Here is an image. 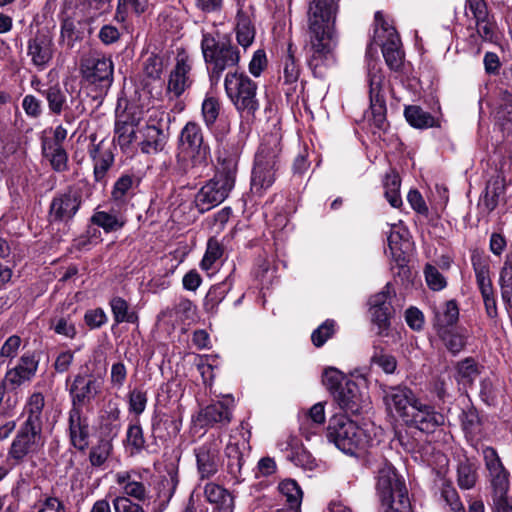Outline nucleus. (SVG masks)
<instances>
[{
  "label": "nucleus",
  "instance_id": "f257e3e1",
  "mask_svg": "<svg viewBox=\"0 0 512 512\" xmlns=\"http://www.w3.org/2000/svg\"><path fill=\"white\" fill-rule=\"evenodd\" d=\"M339 0H313L308 10L310 49L308 64L315 72L336 64L338 33L335 28Z\"/></svg>",
  "mask_w": 512,
  "mask_h": 512
},
{
  "label": "nucleus",
  "instance_id": "f03ea898",
  "mask_svg": "<svg viewBox=\"0 0 512 512\" xmlns=\"http://www.w3.org/2000/svg\"><path fill=\"white\" fill-rule=\"evenodd\" d=\"M230 152H219V169L196 193L194 204L200 213H205L224 202L235 186L241 147L237 142L229 143Z\"/></svg>",
  "mask_w": 512,
  "mask_h": 512
},
{
  "label": "nucleus",
  "instance_id": "7ed1b4c3",
  "mask_svg": "<svg viewBox=\"0 0 512 512\" xmlns=\"http://www.w3.org/2000/svg\"><path fill=\"white\" fill-rule=\"evenodd\" d=\"M377 428L372 424L359 426L345 414H335L329 420L326 437L340 451L354 455L374 444Z\"/></svg>",
  "mask_w": 512,
  "mask_h": 512
},
{
  "label": "nucleus",
  "instance_id": "20e7f679",
  "mask_svg": "<svg viewBox=\"0 0 512 512\" xmlns=\"http://www.w3.org/2000/svg\"><path fill=\"white\" fill-rule=\"evenodd\" d=\"M201 52L212 84H218L223 72L237 67L241 60L230 36L219 32H202Z\"/></svg>",
  "mask_w": 512,
  "mask_h": 512
},
{
  "label": "nucleus",
  "instance_id": "39448f33",
  "mask_svg": "<svg viewBox=\"0 0 512 512\" xmlns=\"http://www.w3.org/2000/svg\"><path fill=\"white\" fill-rule=\"evenodd\" d=\"M281 152V138L278 133L264 136L255 156L252 171L251 190L261 196L275 181L277 158Z\"/></svg>",
  "mask_w": 512,
  "mask_h": 512
},
{
  "label": "nucleus",
  "instance_id": "423d86ee",
  "mask_svg": "<svg viewBox=\"0 0 512 512\" xmlns=\"http://www.w3.org/2000/svg\"><path fill=\"white\" fill-rule=\"evenodd\" d=\"M465 17L468 21L467 42L471 46L479 49L482 42L496 43L499 40L497 24L484 0H466Z\"/></svg>",
  "mask_w": 512,
  "mask_h": 512
},
{
  "label": "nucleus",
  "instance_id": "0eeeda50",
  "mask_svg": "<svg viewBox=\"0 0 512 512\" xmlns=\"http://www.w3.org/2000/svg\"><path fill=\"white\" fill-rule=\"evenodd\" d=\"M224 88L227 97L240 113L253 115L259 109L257 83L244 72L229 71L224 78Z\"/></svg>",
  "mask_w": 512,
  "mask_h": 512
},
{
  "label": "nucleus",
  "instance_id": "6e6552de",
  "mask_svg": "<svg viewBox=\"0 0 512 512\" xmlns=\"http://www.w3.org/2000/svg\"><path fill=\"white\" fill-rule=\"evenodd\" d=\"M180 147L182 153L189 158L194 173L201 175L211 163V153L198 123L190 121L182 128Z\"/></svg>",
  "mask_w": 512,
  "mask_h": 512
},
{
  "label": "nucleus",
  "instance_id": "1a4fd4ad",
  "mask_svg": "<svg viewBox=\"0 0 512 512\" xmlns=\"http://www.w3.org/2000/svg\"><path fill=\"white\" fill-rule=\"evenodd\" d=\"M373 45H369L366 52L367 81L369 86L370 110L373 123L382 129L386 121V103L384 96V75L380 62L373 58Z\"/></svg>",
  "mask_w": 512,
  "mask_h": 512
},
{
  "label": "nucleus",
  "instance_id": "9d476101",
  "mask_svg": "<svg viewBox=\"0 0 512 512\" xmlns=\"http://www.w3.org/2000/svg\"><path fill=\"white\" fill-rule=\"evenodd\" d=\"M32 87L45 98L51 114L64 113V121L67 124L74 123L85 112V107L80 101L75 104L74 108L67 106L66 90L59 83L44 86L39 80H33Z\"/></svg>",
  "mask_w": 512,
  "mask_h": 512
},
{
  "label": "nucleus",
  "instance_id": "9b49d317",
  "mask_svg": "<svg viewBox=\"0 0 512 512\" xmlns=\"http://www.w3.org/2000/svg\"><path fill=\"white\" fill-rule=\"evenodd\" d=\"M45 445L43 430L20 425L8 450V458L19 463L38 454Z\"/></svg>",
  "mask_w": 512,
  "mask_h": 512
},
{
  "label": "nucleus",
  "instance_id": "f8f14e48",
  "mask_svg": "<svg viewBox=\"0 0 512 512\" xmlns=\"http://www.w3.org/2000/svg\"><path fill=\"white\" fill-rule=\"evenodd\" d=\"M142 112L136 107H128L117 116L114 129V141L121 150L127 151L134 143L138 144V130L141 127Z\"/></svg>",
  "mask_w": 512,
  "mask_h": 512
},
{
  "label": "nucleus",
  "instance_id": "ddd939ff",
  "mask_svg": "<svg viewBox=\"0 0 512 512\" xmlns=\"http://www.w3.org/2000/svg\"><path fill=\"white\" fill-rule=\"evenodd\" d=\"M113 62L109 57L101 54H93L84 58L81 62L83 78L101 88H108L113 81Z\"/></svg>",
  "mask_w": 512,
  "mask_h": 512
},
{
  "label": "nucleus",
  "instance_id": "4468645a",
  "mask_svg": "<svg viewBox=\"0 0 512 512\" xmlns=\"http://www.w3.org/2000/svg\"><path fill=\"white\" fill-rule=\"evenodd\" d=\"M192 67V58L185 51H179L168 77L167 93L169 95L178 98L191 87L193 84Z\"/></svg>",
  "mask_w": 512,
  "mask_h": 512
},
{
  "label": "nucleus",
  "instance_id": "2eb2a0df",
  "mask_svg": "<svg viewBox=\"0 0 512 512\" xmlns=\"http://www.w3.org/2000/svg\"><path fill=\"white\" fill-rule=\"evenodd\" d=\"M82 204V198L76 189L69 188L55 195L49 207V220L51 223H68L77 214Z\"/></svg>",
  "mask_w": 512,
  "mask_h": 512
},
{
  "label": "nucleus",
  "instance_id": "dca6fc26",
  "mask_svg": "<svg viewBox=\"0 0 512 512\" xmlns=\"http://www.w3.org/2000/svg\"><path fill=\"white\" fill-rule=\"evenodd\" d=\"M419 398L405 386L389 387L384 391L383 401L387 411L405 423L411 413V408L417 405Z\"/></svg>",
  "mask_w": 512,
  "mask_h": 512
},
{
  "label": "nucleus",
  "instance_id": "f3484780",
  "mask_svg": "<svg viewBox=\"0 0 512 512\" xmlns=\"http://www.w3.org/2000/svg\"><path fill=\"white\" fill-rule=\"evenodd\" d=\"M138 147L144 154H157L161 152L167 142V135L164 133L161 120L154 111L144 126L138 130Z\"/></svg>",
  "mask_w": 512,
  "mask_h": 512
},
{
  "label": "nucleus",
  "instance_id": "a211bd4d",
  "mask_svg": "<svg viewBox=\"0 0 512 512\" xmlns=\"http://www.w3.org/2000/svg\"><path fill=\"white\" fill-rule=\"evenodd\" d=\"M375 21L381 22V28L376 30L378 38H382L381 33L385 34L386 40L381 43L382 53L387 66L391 70H398L402 66L404 54L400 49V39L393 27L388 26L383 21L381 12H376Z\"/></svg>",
  "mask_w": 512,
  "mask_h": 512
},
{
  "label": "nucleus",
  "instance_id": "6ab92c4d",
  "mask_svg": "<svg viewBox=\"0 0 512 512\" xmlns=\"http://www.w3.org/2000/svg\"><path fill=\"white\" fill-rule=\"evenodd\" d=\"M482 454L494 494L499 499H502L509 490V472L503 466L494 448L485 447L482 450Z\"/></svg>",
  "mask_w": 512,
  "mask_h": 512
},
{
  "label": "nucleus",
  "instance_id": "aec40b11",
  "mask_svg": "<svg viewBox=\"0 0 512 512\" xmlns=\"http://www.w3.org/2000/svg\"><path fill=\"white\" fill-rule=\"evenodd\" d=\"M444 422L445 417L442 413L437 412L433 406L423 403L419 399L417 405L411 408V413L405 424L421 432L431 433L442 426Z\"/></svg>",
  "mask_w": 512,
  "mask_h": 512
},
{
  "label": "nucleus",
  "instance_id": "412c9836",
  "mask_svg": "<svg viewBox=\"0 0 512 512\" xmlns=\"http://www.w3.org/2000/svg\"><path fill=\"white\" fill-rule=\"evenodd\" d=\"M221 444L220 438L212 437L195 449L197 469L201 478H210L217 473Z\"/></svg>",
  "mask_w": 512,
  "mask_h": 512
},
{
  "label": "nucleus",
  "instance_id": "4be33fe9",
  "mask_svg": "<svg viewBox=\"0 0 512 512\" xmlns=\"http://www.w3.org/2000/svg\"><path fill=\"white\" fill-rule=\"evenodd\" d=\"M233 404L234 398L231 395H226L222 401L202 408L197 415V421L202 427H212L216 424L227 425L231 421Z\"/></svg>",
  "mask_w": 512,
  "mask_h": 512
},
{
  "label": "nucleus",
  "instance_id": "5701e85b",
  "mask_svg": "<svg viewBox=\"0 0 512 512\" xmlns=\"http://www.w3.org/2000/svg\"><path fill=\"white\" fill-rule=\"evenodd\" d=\"M115 482L122 493L117 497L134 498L140 502L148 499L149 484L140 473L134 470L120 471L115 475Z\"/></svg>",
  "mask_w": 512,
  "mask_h": 512
},
{
  "label": "nucleus",
  "instance_id": "b1692460",
  "mask_svg": "<svg viewBox=\"0 0 512 512\" xmlns=\"http://www.w3.org/2000/svg\"><path fill=\"white\" fill-rule=\"evenodd\" d=\"M38 366L39 357L34 352H26L17 364L6 372L5 381L13 388L19 387L35 377Z\"/></svg>",
  "mask_w": 512,
  "mask_h": 512
},
{
  "label": "nucleus",
  "instance_id": "393cba45",
  "mask_svg": "<svg viewBox=\"0 0 512 512\" xmlns=\"http://www.w3.org/2000/svg\"><path fill=\"white\" fill-rule=\"evenodd\" d=\"M227 458V472L231 475L236 483L243 481L242 469L249 455V445L245 439L241 441L229 440L225 448Z\"/></svg>",
  "mask_w": 512,
  "mask_h": 512
},
{
  "label": "nucleus",
  "instance_id": "a878e982",
  "mask_svg": "<svg viewBox=\"0 0 512 512\" xmlns=\"http://www.w3.org/2000/svg\"><path fill=\"white\" fill-rule=\"evenodd\" d=\"M390 297L391 286L386 284L381 292L373 295L369 300L372 321L378 326L380 334L387 330L390 325L392 313Z\"/></svg>",
  "mask_w": 512,
  "mask_h": 512
},
{
  "label": "nucleus",
  "instance_id": "bb28decb",
  "mask_svg": "<svg viewBox=\"0 0 512 512\" xmlns=\"http://www.w3.org/2000/svg\"><path fill=\"white\" fill-rule=\"evenodd\" d=\"M100 390L101 385L96 379L92 377L87 379L83 375H76L69 390L72 407L81 408L94 399Z\"/></svg>",
  "mask_w": 512,
  "mask_h": 512
},
{
  "label": "nucleus",
  "instance_id": "cd10ccee",
  "mask_svg": "<svg viewBox=\"0 0 512 512\" xmlns=\"http://www.w3.org/2000/svg\"><path fill=\"white\" fill-rule=\"evenodd\" d=\"M68 420L71 444L78 450H85L89 445V424L82 408L72 407Z\"/></svg>",
  "mask_w": 512,
  "mask_h": 512
},
{
  "label": "nucleus",
  "instance_id": "c85d7f7f",
  "mask_svg": "<svg viewBox=\"0 0 512 512\" xmlns=\"http://www.w3.org/2000/svg\"><path fill=\"white\" fill-rule=\"evenodd\" d=\"M339 407L346 413L357 414L363 407V395L353 380H347L333 395Z\"/></svg>",
  "mask_w": 512,
  "mask_h": 512
},
{
  "label": "nucleus",
  "instance_id": "c756f323",
  "mask_svg": "<svg viewBox=\"0 0 512 512\" xmlns=\"http://www.w3.org/2000/svg\"><path fill=\"white\" fill-rule=\"evenodd\" d=\"M28 55L38 70H44L53 57V41L46 35H36L28 42Z\"/></svg>",
  "mask_w": 512,
  "mask_h": 512
},
{
  "label": "nucleus",
  "instance_id": "7c9ffc66",
  "mask_svg": "<svg viewBox=\"0 0 512 512\" xmlns=\"http://www.w3.org/2000/svg\"><path fill=\"white\" fill-rule=\"evenodd\" d=\"M376 488L380 498L383 495L396 494L402 489H407L404 481L398 477L395 468L387 462H384L378 469Z\"/></svg>",
  "mask_w": 512,
  "mask_h": 512
},
{
  "label": "nucleus",
  "instance_id": "2f4dec72",
  "mask_svg": "<svg viewBox=\"0 0 512 512\" xmlns=\"http://www.w3.org/2000/svg\"><path fill=\"white\" fill-rule=\"evenodd\" d=\"M204 495L208 502L215 505L217 512L234 511V498L222 486L209 482L204 487Z\"/></svg>",
  "mask_w": 512,
  "mask_h": 512
},
{
  "label": "nucleus",
  "instance_id": "473e14b6",
  "mask_svg": "<svg viewBox=\"0 0 512 512\" xmlns=\"http://www.w3.org/2000/svg\"><path fill=\"white\" fill-rule=\"evenodd\" d=\"M91 224L102 228L106 233L118 231L123 228L126 218L114 208L109 211L95 209L90 218Z\"/></svg>",
  "mask_w": 512,
  "mask_h": 512
},
{
  "label": "nucleus",
  "instance_id": "72a5a7b5",
  "mask_svg": "<svg viewBox=\"0 0 512 512\" xmlns=\"http://www.w3.org/2000/svg\"><path fill=\"white\" fill-rule=\"evenodd\" d=\"M459 317V309L454 300L446 301L445 303L434 308L433 326L437 332L449 329L454 325Z\"/></svg>",
  "mask_w": 512,
  "mask_h": 512
},
{
  "label": "nucleus",
  "instance_id": "f704fd0d",
  "mask_svg": "<svg viewBox=\"0 0 512 512\" xmlns=\"http://www.w3.org/2000/svg\"><path fill=\"white\" fill-rule=\"evenodd\" d=\"M496 123L503 130L512 129V93L508 90H500L497 97L496 107L493 111Z\"/></svg>",
  "mask_w": 512,
  "mask_h": 512
},
{
  "label": "nucleus",
  "instance_id": "c9c22d12",
  "mask_svg": "<svg viewBox=\"0 0 512 512\" xmlns=\"http://www.w3.org/2000/svg\"><path fill=\"white\" fill-rule=\"evenodd\" d=\"M43 407L44 396L41 393L32 394L24 409V414L27 415V418L21 425L43 430Z\"/></svg>",
  "mask_w": 512,
  "mask_h": 512
},
{
  "label": "nucleus",
  "instance_id": "e433bc0d",
  "mask_svg": "<svg viewBox=\"0 0 512 512\" xmlns=\"http://www.w3.org/2000/svg\"><path fill=\"white\" fill-rule=\"evenodd\" d=\"M88 152L94 162L95 180L101 182L113 163V155L111 152L101 149V142L98 144L93 143Z\"/></svg>",
  "mask_w": 512,
  "mask_h": 512
},
{
  "label": "nucleus",
  "instance_id": "4c0bfd02",
  "mask_svg": "<svg viewBox=\"0 0 512 512\" xmlns=\"http://www.w3.org/2000/svg\"><path fill=\"white\" fill-rule=\"evenodd\" d=\"M154 431L165 430L169 436L176 435L181 429V420L176 411L156 410L152 418Z\"/></svg>",
  "mask_w": 512,
  "mask_h": 512
},
{
  "label": "nucleus",
  "instance_id": "58836bf2",
  "mask_svg": "<svg viewBox=\"0 0 512 512\" xmlns=\"http://www.w3.org/2000/svg\"><path fill=\"white\" fill-rule=\"evenodd\" d=\"M380 500L384 512H412L407 489H402L396 494L383 495Z\"/></svg>",
  "mask_w": 512,
  "mask_h": 512
},
{
  "label": "nucleus",
  "instance_id": "ea45409f",
  "mask_svg": "<svg viewBox=\"0 0 512 512\" xmlns=\"http://www.w3.org/2000/svg\"><path fill=\"white\" fill-rule=\"evenodd\" d=\"M42 145L44 157L50 162L55 172L61 173L68 170V154L63 146L56 144Z\"/></svg>",
  "mask_w": 512,
  "mask_h": 512
},
{
  "label": "nucleus",
  "instance_id": "a19ab883",
  "mask_svg": "<svg viewBox=\"0 0 512 512\" xmlns=\"http://www.w3.org/2000/svg\"><path fill=\"white\" fill-rule=\"evenodd\" d=\"M499 285L502 300L512 310V252L506 255L503 267L500 270Z\"/></svg>",
  "mask_w": 512,
  "mask_h": 512
},
{
  "label": "nucleus",
  "instance_id": "79ce46f5",
  "mask_svg": "<svg viewBox=\"0 0 512 512\" xmlns=\"http://www.w3.org/2000/svg\"><path fill=\"white\" fill-rule=\"evenodd\" d=\"M238 44L246 50L255 39V28L251 20L246 15L239 13L237 15V25L235 28Z\"/></svg>",
  "mask_w": 512,
  "mask_h": 512
},
{
  "label": "nucleus",
  "instance_id": "37998d69",
  "mask_svg": "<svg viewBox=\"0 0 512 512\" xmlns=\"http://www.w3.org/2000/svg\"><path fill=\"white\" fill-rule=\"evenodd\" d=\"M110 307L115 323H136L138 315L130 309L128 302L122 297L116 296L110 300Z\"/></svg>",
  "mask_w": 512,
  "mask_h": 512
},
{
  "label": "nucleus",
  "instance_id": "c03bdc74",
  "mask_svg": "<svg viewBox=\"0 0 512 512\" xmlns=\"http://www.w3.org/2000/svg\"><path fill=\"white\" fill-rule=\"evenodd\" d=\"M407 122L418 129L430 128L435 125L434 117L419 106H408L404 111Z\"/></svg>",
  "mask_w": 512,
  "mask_h": 512
},
{
  "label": "nucleus",
  "instance_id": "a18cd8bd",
  "mask_svg": "<svg viewBox=\"0 0 512 512\" xmlns=\"http://www.w3.org/2000/svg\"><path fill=\"white\" fill-rule=\"evenodd\" d=\"M148 7V0H118L115 19L117 22L123 23L126 21L129 13L139 15L144 13Z\"/></svg>",
  "mask_w": 512,
  "mask_h": 512
},
{
  "label": "nucleus",
  "instance_id": "49530a36",
  "mask_svg": "<svg viewBox=\"0 0 512 512\" xmlns=\"http://www.w3.org/2000/svg\"><path fill=\"white\" fill-rule=\"evenodd\" d=\"M479 374V366L472 358H466L458 362L456 366V380L463 386L472 385Z\"/></svg>",
  "mask_w": 512,
  "mask_h": 512
},
{
  "label": "nucleus",
  "instance_id": "de8ad7c7",
  "mask_svg": "<svg viewBox=\"0 0 512 512\" xmlns=\"http://www.w3.org/2000/svg\"><path fill=\"white\" fill-rule=\"evenodd\" d=\"M478 479L477 468L468 460L459 462L457 466V484L462 490L475 487Z\"/></svg>",
  "mask_w": 512,
  "mask_h": 512
},
{
  "label": "nucleus",
  "instance_id": "09e8293b",
  "mask_svg": "<svg viewBox=\"0 0 512 512\" xmlns=\"http://www.w3.org/2000/svg\"><path fill=\"white\" fill-rule=\"evenodd\" d=\"M195 364L197 366V370L201 374L203 383L210 386L215 377L214 370L218 368V356L207 354L198 355L196 357Z\"/></svg>",
  "mask_w": 512,
  "mask_h": 512
},
{
  "label": "nucleus",
  "instance_id": "8fccbe9b",
  "mask_svg": "<svg viewBox=\"0 0 512 512\" xmlns=\"http://www.w3.org/2000/svg\"><path fill=\"white\" fill-rule=\"evenodd\" d=\"M113 451V445L109 440H101L93 446L89 452V461L92 467L104 469L105 463Z\"/></svg>",
  "mask_w": 512,
  "mask_h": 512
},
{
  "label": "nucleus",
  "instance_id": "3c124183",
  "mask_svg": "<svg viewBox=\"0 0 512 512\" xmlns=\"http://www.w3.org/2000/svg\"><path fill=\"white\" fill-rule=\"evenodd\" d=\"M385 197L390 205L394 208H398L402 205V199L400 196V185L401 180L398 174L392 172L385 176L384 179Z\"/></svg>",
  "mask_w": 512,
  "mask_h": 512
},
{
  "label": "nucleus",
  "instance_id": "603ef678",
  "mask_svg": "<svg viewBox=\"0 0 512 512\" xmlns=\"http://www.w3.org/2000/svg\"><path fill=\"white\" fill-rule=\"evenodd\" d=\"M178 483V469L176 465L174 463L166 465V474L162 477L159 495L170 500L176 491Z\"/></svg>",
  "mask_w": 512,
  "mask_h": 512
},
{
  "label": "nucleus",
  "instance_id": "864d4df0",
  "mask_svg": "<svg viewBox=\"0 0 512 512\" xmlns=\"http://www.w3.org/2000/svg\"><path fill=\"white\" fill-rule=\"evenodd\" d=\"M278 489L291 508H297L300 506L303 493L295 480L285 479L281 481Z\"/></svg>",
  "mask_w": 512,
  "mask_h": 512
},
{
  "label": "nucleus",
  "instance_id": "5fc2aeb1",
  "mask_svg": "<svg viewBox=\"0 0 512 512\" xmlns=\"http://www.w3.org/2000/svg\"><path fill=\"white\" fill-rule=\"evenodd\" d=\"M163 316L175 317L176 320H192L196 314V306L187 298H180L174 308L162 312Z\"/></svg>",
  "mask_w": 512,
  "mask_h": 512
},
{
  "label": "nucleus",
  "instance_id": "6e6d98bb",
  "mask_svg": "<svg viewBox=\"0 0 512 512\" xmlns=\"http://www.w3.org/2000/svg\"><path fill=\"white\" fill-rule=\"evenodd\" d=\"M126 445L130 448L131 453L140 452L145 446V439L141 425L136 422L128 426L126 432Z\"/></svg>",
  "mask_w": 512,
  "mask_h": 512
},
{
  "label": "nucleus",
  "instance_id": "4d7b16f0",
  "mask_svg": "<svg viewBox=\"0 0 512 512\" xmlns=\"http://www.w3.org/2000/svg\"><path fill=\"white\" fill-rule=\"evenodd\" d=\"M222 254L223 249L220 243L215 238H210L207 242L206 252L200 263V267L205 271H209Z\"/></svg>",
  "mask_w": 512,
  "mask_h": 512
},
{
  "label": "nucleus",
  "instance_id": "13d9d810",
  "mask_svg": "<svg viewBox=\"0 0 512 512\" xmlns=\"http://www.w3.org/2000/svg\"><path fill=\"white\" fill-rule=\"evenodd\" d=\"M441 497L450 508V512H466L457 490L451 483L443 484Z\"/></svg>",
  "mask_w": 512,
  "mask_h": 512
},
{
  "label": "nucleus",
  "instance_id": "bf43d9fd",
  "mask_svg": "<svg viewBox=\"0 0 512 512\" xmlns=\"http://www.w3.org/2000/svg\"><path fill=\"white\" fill-rule=\"evenodd\" d=\"M437 334L446 348L453 354L459 353L466 344L465 337L462 334L452 332L450 329L439 331Z\"/></svg>",
  "mask_w": 512,
  "mask_h": 512
},
{
  "label": "nucleus",
  "instance_id": "052dcab7",
  "mask_svg": "<svg viewBox=\"0 0 512 512\" xmlns=\"http://www.w3.org/2000/svg\"><path fill=\"white\" fill-rule=\"evenodd\" d=\"M348 379L344 376V374L336 368L329 367L326 368L323 372L322 382L326 386V388L330 391L332 395L336 390L340 389V387L344 386L345 381Z\"/></svg>",
  "mask_w": 512,
  "mask_h": 512
},
{
  "label": "nucleus",
  "instance_id": "680f3d73",
  "mask_svg": "<svg viewBox=\"0 0 512 512\" xmlns=\"http://www.w3.org/2000/svg\"><path fill=\"white\" fill-rule=\"evenodd\" d=\"M164 58L160 55L150 54L143 63L144 74L152 79H160L164 70Z\"/></svg>",
  "mask_w": 512,
  "mask_h": 512
},
{
  "label": "nucleus",
  "instance_id": "e2e57ef3",
  "mask_svg": "<svg viewBox=\"0 0 512 512\" xmlns=\"http://www.w3.org/2000/svg\"><path fill=\"white\" fill-rule=\"evenodd\" d=\"M336 323L334 320H326L312 332L311 340L316 347L323 346L335 333Z\"/></svg>",
  "mask_w": 512,
  "mask_h": 512
},
{
  "label": "nucleus",
  "instance_id": "0e129e2a",
  "mask_svg": "<svg viewBox=\"0 0 512 512\" xmlns=\"http://www.w3.org/2000/svg\"><path fill=\"white\" fill-rule=\"evenodd\" d=\"M220 111V103L214 97H206L202 103V117L207 128L216 122Z\"/></svg>",
  "mask_w": 512,
  "mask_h": 512
},
{
  "label": "nucleus",
  "instance_id": "69168bd1",
  "mask_svg": "<svg viewBox=\"0 0 512 512\" xmlns=\"http://www.w3.org/2000/svg\"><path fill=\"white\" fill-rule=\"evenodd\" d=\"M147 393L141 389L135 388L128 395L129 412L136 416L141 415L147 406Z\"/></svg>",
  "mask_w": 512,
  "mask_h": 512
},
{
  "label": "nucleus",
  "instance_id": "338daca9",
  "mask_svg": "<svg viewBox=\"0 0 512 512\" xmlns=\"http://www.w3.org/2000/svg\"><path fill=\"white\" fill-rule=\"evenodd\" d=\"M424 275L428 287L433 291L443 290L447 286L446 278L431 264L425 266Z\"/></svg>",
  "mask_w": 512,
  "mask_h": 512
},
{
  "label": "nucleus",
  "instance_id": "774afa93",
  "mask_svg": "<svg viewBox=\"0 0 512 512\" xmlns=\"http://www.w3.org/2000/svg\"><path fill=\"white\" fill-rule=\"evenodd\" d=\"M287 459L294 463L296 466L307 468L310 467L312 457L308 451L297 443L290 444V449H287Z\"/></svg>",
  "mask_w": 512,
  "mask_h": 512
}]
</instances>
